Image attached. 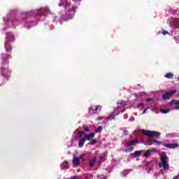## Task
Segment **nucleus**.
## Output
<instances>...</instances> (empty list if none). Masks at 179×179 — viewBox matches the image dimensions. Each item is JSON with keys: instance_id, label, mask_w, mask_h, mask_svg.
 <instances>
[{"instance_id": "nucleus-6", "label": "nucleus", "mask_w": 179, "mask_h": 179, "mask_svg": "<svg viewBox=\"0 0 179 179\" xmlns=\"http://www.w3.org/2000/svg\"><path fill=\"white\" fill-rule=\"evenodd\" d=\"M1 73L3 76H10V70L9 68H1Z\"/></svg>"}, {"instance_id": "nucleus-40", "label": "nucleus", "mask_w": 179, "mask_h": 179, "mask_svg": "<svg viewBox=\"0 0 179 179\" xmlns=\"http://www.w3.org/2000/svg\"><path fill=\"white\" fill-rule=\"evenodd\" d=\"M64 163H65V164H68L69 162H68V161H64Z\"/></svg>"}, {"instance_id": "nucleus-9", "label": "nucleus", "mask_w": 179, "mask_h": 179, "mask_svg": "<svg viewBox=\"0 0 179 179\" xmlns=\"http://www.w3.org/2000/svg\"><path fill=\"white\" fill-rule=\"evenodd\" d=\"M107 160V153L104 152L103 155L99 157V160L98 162V164H101L103 162Z\"/></svg>"}, {"instance_id": "nucleus-11", "label": "nucleus", "mask_w": 179, "mask_h": 179, "mask_svg": "<svg viewBox=\"0 0 179 179\" xmlns=\"http://www.w3.org/2000/svg\"><path fill=\"white\" fill-rule=\"evenodd\" d=\"M4 47L6 52H12V46L10 42L6 41Z\"/></svg>"}, {"instance_id": "nucleus-1", "label": "nucleus", "mask_w": 179, "mask_h": 179, "mask_svg": "<svg viewBox=\"0 0 179 179\" xmlns=\"http://www.w3.org/2000/svg\"><path fill=\"white\" fill-rule=\"evenodd\" d=\"M60 3L59 6H65V14L69 19H72L75 16L76 9H78L77 6H72L71 8V3L68 0H60Z\"/></svg>"}, {"instance_id": "nucleus-30", "label": "nucleus", "mask_w": 179, "mask_h": 179, "mask_svg": "<svg viewBox=\"0 0 179 179\" xmlns=\"http://www.w3.org/2000/svg\"><path fill=\"white\" fill-rule=\"evenodd\" d=\"M84 131H85V132H89V131H90V128L89 127H84Z\"/></svg>"}, {"instance_id": "nucleus-28", "label": "nucleus", "mask_w": 179, "mask_h": 179, "mask_svg": "<svg viewBox=\"0 0 179 179\" xmlns=\"http://www.w3.org/2000/svg\"><path fill=\"white\" fill-rule=\"evenodd\" d=\"M118 104L120 105L118 107H124V106H127V103H125V102H121Z\"/></svg>"}, {"instance_id": "nucleus-39", "label": "nucleus", "mask_w": 179, "mask_h": 179, "mask_svg": "<svg viewBox=\"0 0 179 179\" xmlns=\"http://www.w3.org/2000/svg\"><path fill=\"white\" fill-rule=\"evenodd\" d=\"M85 155H80V159H83Z\"/></svg>"}, {"instance_id": "nucleus-26", "label": "nucleus", "mask_w": 179, "mask_h": 179, "mask_svg": "<svg viewBox=\"0 0 179 179\" xmlns=\"http://www.w3.org/2000/svg\"><path fill=\"white\" fill-rule=\"evenodd\" d=\"M134 149H135V148L131 147L130 148L125 150V152H126V153H129V152H132V150H134Z\"/></svg>"}, {"instance_id": "nucleus-10", "label": "nucleus", "mask_w": 179, "mask_h": 179, "mask_svg": "<svg viewBox=\"0 0 179 179\" xmlns=\"http://www.w3.org/2000/svg\"><path fill=\"white\" fill-rule=\"evenodd\" d=\"M136 143H139V140L138 139H134V140H131L130 141H129L126 146L127 148H129V146H134V145H136Z\"/></svg>"}, {"instance_id": "nucleus-13", "label": "nucleus", "mask_w": 179, "mask_h": 179, "mask_svg": "<svg viewBox=\"0 0 179 179\" xmlns=\"http://www.w3.org/2000/svg\"><path fill=\"white\" fill-rule=\"evenodd\" d=\"M73 166H80V161L79 160V158H78V157H73Z\"/></svg>"}, {"instance_id": "nucleus-24", "label": "nucleus", "mask_w": 179, "mask_h": 179, "mask_svg": "<svg viewBox=\"0 0 179 179\" xmlns=\"http://www.w3.org/2000/svg\"><path fill=\"white\" fill-rule=\"evenodd\" d=\"M101 131H103V127L101 126L98 127L97 129H96L94 130V132L97 133V132H101Z\"/></svg>"}, {"instance_id": "nucleus-36", "label": "nucleus", "mask_w": 179, "mask_h": 179, "mask_svg": "<svg viewBox=\"0 0 179 179\" xmlns=\"http://www.w3.org/2000/svg\"><path fill=\"white\" fill-rule=\"evenodd\" d=\"M145 145H146V146H149V145H152V143H145Z\"/></svg>"}, {"instance_id": "nucleus-27", "label": "nucleus", "mask_w": 179, "mask_h": 179, "mask_svg": "<svg viewBox=\"0 0 179 179\" xmlns=\"http://www.w3.org/2000/svg\"><path fill=\"white\" fill-rule=\"evenodd\" d=\"M152 142H154V143H158L159 145H162V141H157L155 139H151L150 140Z\"/></svg>"}, {"instance_id": "nucleus-2", "label": "nucleus", "mask_w": 179, "mask_h": 179, "mask_svg": "<svg viewBox=\"0 0 179 179\" xmlns=\"http://www.w3.org/2000/svg\"><path fill=\"white\" fill-rule=\"evenodd\" d=\"M161 162L159 164V167H163L164 170H169V164H167V155L166 152H162L161 155Z\"/></svg>"}, {"instance_id": "nucleus-32", "label": "nucleus", "mask_w": 179, "mask_h": 179, "mask_svg": "<svg viewBox=\"0 0 179 179\" xmlns=\"http://www.w3.org/2000/svg\"><path fill=\"white\" fill-rule=\"evenodd\" d=\"M152 100H153V98H148L146 101H152Z\"/></svg>"}, {"instance_id": "nucleus-14", "label": "nucleus", "mask_w": 179, "mask_h": 179, "mask_svg": "<svg viewBox=\"0 0 179 179\" xmlns=\"http://www.w3.org/2000/svg\"><path fill=\"white\" fill-rule=\"evenodd\" d=\"M50 12V8H43L41 9V12H39V15L43 16L44 13Z\"/></svg>"}, {"instance_id": "nucleus-15", "label": "nucleus", "mask_w": 179, "mask_h": 179, "mask_svg": "<svg viewBox=\"0 0 179 179\" xmlns=\"http://www.w3.org/2000/svg\"><path fill=\"white\" fill-rule=\"evenodd\" d=\"M91 110H92V111H99V110L101 111V106L100 105L96 106L94 108H90L89 111L90 112Z\"/></svg>"}, {"instance_id": "nucleus-33", "label": "nucleus", "mask_w": 179, "mask_h": 179, "mask_svg": "<svg viewBox=\"0 0 179 179\" xmlns=\"http://www.w3.org/2000/svg\"><path fill=\"white\" fill-rule=\"evenodd\" d=\"M162 34H164V36H166V34H169V32H167V31H162Z\"/></svg>"}, {"instance_id": "nucleus-41", "label": "nucleus", "mask_w": 179, "mask_h": 179, "mask_svg": "<svg viewBox=\"0 0 179 179\" xmlns=\"http://www.w3.org/2000/svg\"><path fill=\"white\" fill-rule=\"evenodd\" d=\"M73 2H76L77 0H73Z\"/></svg>"}, {"instance_id": "nucleus-35", "label": "nucleus", "mask_w": 179, "mask_h": 179, "mask_svg": "<svg viewBox=\"0 0 179 179\" xmlns=\"http://www.w3.org/2000/svg\"><path fill=\"white\" fill-rule=\"evenodd\" d=\"M150 163H151L150 162H146L145 166H149V164H150Z\"/></svg>"}, {"instance_id": "nucleus-23", "label": "nucleus", "mask_w": 179, "mask_h": 179, "mask_svg": "<svg viewBox=\"0 0 179 179\" xmlns=\"http://www.w3.org/2000/svg\"><path fill=\"white\" fill-rule=\"evenodd\" d=\"M78 135L79 138H82L83 136V135H86V134H85V131H80L78 132Z\"/></svg>"}, {"instance_id": "nucleus-19", "label": "nucleus", "mask_w": 179, "mask_h": 179, "mask_svg": "<svg viewBox=\"0 0 179 179\" xmlns=\"http://www.w3.org/2000/svg\"><path fill=\"white\" fill-rule=\"evenodd\" d=\"M154 150H155V149H152V150H148L147 151H145V157L146 159H148V157H149V156H150V152H153Z\"/></svg>"}, {"instance_id": "nucleus-37", "label": "nucleus", "mask_w": 179, "mask_h": 179, "mask_svg": "<svg viewBox=\"0 0 179 179\" xmlns=\"http://www.w3.org/2000/svg\"><path fill=\"white\" fill-rule=\"evenodd\" d=\"M78 176H74L73 177L71 178V179H76Z\"/></svg>"}, {"instance_id": "nucleus-18", "label": "nucleus", "mask_w": 179, "mask_h": 179, "mask_svg": "<svg viewBox=\"0 0 179 179\" xmlns=\"http://www.w3.org/2000/svg\"><path fill=\"white\" fill-rule=\"evenodd\" d=\"M174 104L175 106H179V101H177L176 99H173L169 102L170 106H173Z\"/></svg>"}, {"instance_id": "nucleus-20", "label": "nucleus", "mask_w": 179, "mask_h": 179, "mask_svg": "<svg viewBox=\"0 0 179 179\" xmlns=\"http://www.w3.org/2000/svg\"><path fill=\"white\" fill-rule=\"evenodd\" d=\"M164 77L167 79H173V78H174V74L172 73H168L164 76Z\"/></svg>"}, {"instance_id": "nucleus-12", "label": "nucleus", "mask_w": 179, "mask_h": 179, "mask_svg": "<svg viewBox=\"0 0 179 179\" xmlns=\"http://www.w3.org/2000/svg\"><path fill=\"white\" fill-rule=\"evenodd\" d=\"M165 148H169V149H176V148H178V143H169V144H164Z\"/></svg>"}, {"instance_id": "nucleus-21", "label": "nucleus", "mask_w": 179, "mask_h": 179, "mask_svg": "<svg viewBox=\"0 0 179 179\" xmlns=\"http://www.w3.org/2000/svg\"><path fill=\"white\" fill-rule=\"evenodd\" d=\"M159 111L160 113H162V114H167V113L170 112V110L165 108V109H160Z\"/></svg>"}, {"instance_id": "nucleus-16", "label": "nucleus", "mask_w": 179, "mask_h": 179, "mask_svg": "<svg viewBox=\"0 0 179 179\" xmlns=\"http://www.w3.org/2000/svg\"><path fill=\"white\" fill-rule=\"evenodd\" d=\"M85 142H86L85 137L79 140L78 148H82L85 145Z\"/></svg>"}, {"instance_id": "nucleus-5", "label": "nucleus", "mask_w": 179, "mask_h": 179, "mask_svg": "<svg viewBox=\"0 0 179 179\" xmlns=\"http://www.w3.org/2000/svg\"><path fill=\"white\" fill-rule=\"evenodd\" d=\"M8 43H11L12 41H15V35L13 34L8 32L6 34V41Z\"/></svg>"}, {"instance_id": "nucleus-31", "label": "nucleus", "mask_w": 179, "mask_h": 179, "mask_svg": "<svg viewBox=\"0 0 179 179\" xmlns=\"http://www.w3.org/2000/svg\"><path fill=\"white\" fill-rule=\"evenodd\" d=\"M113 118H114V116L113 115L108 117V120H113Z\"/></svg>"}, {"instance_id": "nucleus-4", "label": "nucleus", "mask_w": 179, "mask_h": 179, "mask_svg": "<svg viewBox=\"0 0 179 179\" xmlns=\"http://www.w3.org/2000/svg\"><path fill=\"white\" fill-rule=\"evenodd\" d=\"M176 93H177V91L176 90L168 91V92H166V93H165L162 95V99L163 100H169V99H170V97H171V96H174V94Z\"/></svg>"}, {"instance_id": "nucleus-22", "label": "nucleus", "mask_w": 179, "mask_h": 179, "mask_svg": "<svg viewBox=\"0 0 179 179\" xmlns=\"http://www.w3.org/2000/svg\"><path fill=\"white\" fill-rule=\"evenodd\" d=\"M141 155H142V151H136L134 153L133 157H138V156H141Z\"/></svg>"}, {"instance_id": "nucleus-8", "label": "nucleus", "mask_w": 179, "mask_h": 179, "mask_svg": "<svg viewBox=\"0 0 179 179\" xmlns=\"http://www.w3.org/2000/svg\"><path fill=\"white\" fill-rule=\"evenodd\" d=\"M94 136H96V134H94V133H91L89 134H85L84 135V139H85V141H92V139H93Z\"/></svg>"}, {"instance_id": "nucleus-25", "label": "nucleus", "mask_w": 179, "mask_h": 179, "mask_svg": "<svg viewBox=\"0 0 179 179\" xmlns=\"http://www.w3.org/2000/svg\"><path fill=\"white\" fill-rule=\"evenodd\" d=\"M96 143H97V140L96 139H94V140H91V141L89 143V145H96Z\"/></svg>"}, {"instance_id": "nucleus-29", "label": "nucleus", "mask_w": 179, "mask_h": 179, "mask_svg": "<svg viewBox=\"0 0 179 179\" xmlns=\"http://www.w3.org/2000/svg\"><path fill=\"white\" fill-rule=\"evenodd\" d=\"M103 119H104V117L99 116L97 117V121H101V120H103Z\"/></svg>"}, {"instance_id": "nucleus-7", "label": "nucleus", "mask_w": 179, "mask_h": 179, "mask_svg": "<svg viewBox=\"0 0 179 179\" xmlns=\"http://www.w3.org/2000/svg\"><path fill=\"white\" fill-rule=\"evenodd\" d=\"M1 57V59L3 61L2 65H3V64H5V62H6V61H8V59H9V58H12V56H10V55H8L6 53H2Z\"/></svg>"}, {"instance_id": "nucleus-17", "label": "nucleus", "mask_w": 179, "mask_h": 179, "mask_svg": "<svg viewBox=\"0 0 179 179\" xmlns=\"http://www.w3.org/2000/svg\"><path fill=\"white\" fill-rule=\"evenodd\" d=\"M97 159V157H94L93 159H90L89 162V166L93 167L94 166V163H96V160Z\"/></svg>"}, {"instance_id": "nucleus-38", "label": "nucleus", "mask_w": 179, "mask_h": 179, "mask_svg": "<svg viewBox=\"0 0 179 179\" xmlns=\"http://www.w3.org/2000/svg\"><path fill=\"white\" fill-rule=\"evenodd\" d=\"M175 109H176V110H179V106H176L175 107Z\"/></svg>"}, {"instance_id": "nucleus-34", "label": "nucleus", "mask_w": 179, "mask_h": 179, "mask_svg": "<svg viewBox=\"0 0 179 179\" xmlns=\"http://www.w3.org/2000/svg\"><path fill=\"white\" fill-rule=\"evenodd\" d=\"M146 111H148V108L144 109L143 114H146Z\"/></svg>"}, {"instance_id": "nucleus-3", "label": "nucleus", "mask_w": 179, "mask_h": 179, "mask_svg": "<svg viewBox=\"0 0 179 179\" xmlns=\"http://www.w3.org/2000/svg\"><path fill=\"white\" fill-rule=\"evenodd\" d=\"M141 132H143L144 135H145V136H148L149 138H155V136H160V132L159 131L142 129Z\"/></svg>"}, {"instance_id": "nucleus-42", "label": "nucleus", "mask_w": 179, "mask_h": 179, "mask_svg": "<svg viewBox=\"0 0 179 179\" xmlns=\"http://www.w3.org/2000/svg\"><path fill=\"white\" fill-rule=\"evenodd\" d=\"M140 106H143V103H141Z\"/></svg>"}]
</instances>
